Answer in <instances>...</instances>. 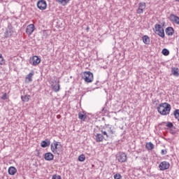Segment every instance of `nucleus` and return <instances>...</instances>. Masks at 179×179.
<instances>
[{"mask_svg": "<svg viewBox=\"0 0 179 179\" xmlns=\"http://www.w3.org/2000/svg\"><path fill=\"white\" fill-rule=\"evenodd\" d=\"M101 135H103V136H105V141H108V138H110V135H108V132L104 129H102L101 131Z\"/></svg>", "mask_w": 179, "mask_h": 179, "instance_id": "aec40b11", "label": "nucleus"}, {"mask_svg": "<svg viewBox=\"0 0 179 179\" xmlns=\"http://www.w3.org/2000/svg\"><path fill=\"white\" fill-rule=\"evenodd\" d=\"M108 135H114L115 134V131L114 130V128L109 127L107 129Z\"/></svg>", "mask_w": 179, "mask_h": 179, "instance_id": "393cba45", "label": "nucleus"}, {"mask_svg": "<svg viewBox=\"0 0 179 179\" xmlns=\"http://www.w3.org/2000/svg\"><path fill=\"white\" fill-rule=\"evenodd\" d=\"M106 141V137L103 136L101 134H96L95 135V141L96 142H103V141Z\"/></svg>", "mask_w": 179, "mask_h": 179, "instance_id": "4468645a", "label": "nucleus"}, {"mask_svg": "<svg viewBox=\"0 0 179 179\" xmlns=\"http://www.w3.org/2000/svg\"><path fill=\"white\" fill-rule=\"evenodd\" d=\"M97 83H99V81H96V82L95 83V85H97Z\"/></svg>", "mask_w": 179, "mask_h": 179, "instance_id": "58836bf2", "label": "nucleus"}, {"mask_svg": "<svg viewBox=\"0 0 179 179\" xmlns=\"http://www.w3.org/2000/svg\"><path fill=\"white\" fill-rule=\"evenodd\" d=\"M117 159L120 163H125L127 162V154L124 152H120L117 156Z\"/></svg>", "mask_w": 179, "mask_h": 179, "instance_id": "0eeeda50", "label": "nucleus"}, {"mask_svg": "<svg viewBox=\"0 0 179 179\" xmlns=\"http://www.w3.org/2000/svg\"><path fill=\"white\" fill-rule=\"evenodd\" d=\"M78 118L82 121H85V120H86V115H85L83 112H80L78 113Z\"/></svg>", "mask_w": 179, "mask_h": 179, "instance_id": "b1692460", "label": "nucleus"}, {"mask_svg": "<svg viewBox=\"0 0 179 179\" xmlns=\"http://www.w3.org/2000/svg\"><path fill=\"white\" fill-rule=\"evenodd\" d=\"M37 7L40 10H45L47 9V1L45 0H39L37 2Z\"/></svg>", "mask_w": 179, "mask_h": 179, "instance_id": "423d86ee", "label": "nucleus"}, {"mask_svg": "<svg viewBox=\"0 0 179 179\" xmlns=\"http://www.w3.org/2000/svg\"><path fill=\"white\" fill-rule=\"evenodd\" d=\"M50 140L45 139L41 143V148H48V146H50Z\"/></svg>", "mask_w": 179, "mask_h": 179, "instance_id": "f3484780", "label": "nucleus"}, {"mask_svg": "<svg viewBox=\"0 0 179 179\" xmlns=\"http://www.w3.org/2000/svg\"><path fill=\"white\" fill-rule=\"evenodd\" d=\"M52 179H62L59 175H53Z\"/></svg>", "mask_w": 179, "mask_h": 179, "instance_id": "2f4dec72", "label": "nucleus"}, {"mask_svg": "<svg viewBox=\"0 0 179 179\" xmlns=\"http://www.w3.org/2000/svg\"><path fill=\"white\" fill-rule=\"evenodd\" d=\"M40 62H41V59H40V57L38 56H33L29 59V64L33 65V66H37Z\"/></svg>", "mask_w": 179, "mask_h": 179, "instance_id": "39448f33", "label": "nucleus"}, {"mask_svg": "<svg viewBox=\"0 0 179 179\" xmlns=\"http://www.w3.org/2000/svg\"><path fill=\"white\" fill-rule=\"evenodd\" d=\"M86 160V157L85 155L82 154L78 157V161L79 162H85Z\"/></svg>", "mask_w": 179, "mask_h": 179, "instance_id": "cd10ccee", "label": "nucleus"}, {"mask_svg": "<svg viewBox=\"0 0 179 179\" xmlns=\"http://www.w3.org/2000/svg\"><path fill=\"white\" fill-rule=\"evenodd\" d=\"M44 159L47 162H51V160H54V155H52L51 152H46L44 155Z\"/></svg>", "mask_w": 179, "mask_h": 179, "instance_id": "ddd939ff", "label": "nucleus"}, {"mask_svg": "<svg viewBox=\"0 0 179 179\" xmlns=\"http://www.w3.org/2000/svg\"><path fill=\"white\" fill-rule=\"evenodd\" d=\"M12 34H13V29H12V24H9L6 32L4 33V37L5 38H8V37H10Z\"/></svg>", "mask_w": 179, "mask_h": 179, "instance_id": "9d476101", "label": "nucleus"}, {"mask_svg": "<svg viewBox=\"0 0 179 179\" xmlns=\"http://www.w3.org/2000/svg\"><path fill=\"white\" fill-rule=\"evenodd\" d=\"M0 65H5V59H3V56L0 57Z\"/></svg>", "mask_w": 179, "mask_h": 179, "instance_id": "7c9ffc66", "label": "nucleus"}, {"mask_svg": "<svg viewBox=\"0 0 179 179\" xmlns=\"http://www.w3.org/2000/svg\"><path fill=\"white\" fill-rule=\"evenodd\" d=\"M145 148L148 150H153V149H155V145H153L152 142H149L146 143Z\"/></svg>", "mask_w": 179, "mask_h": 179, "instance_id": "412c9836", "label": "nucleus"}, {"mask_svg": "<svg viewBox=\"0 0 179 179\" xmlns=\"http://www.w3.org/2000/svg\"><path fill=\"white\" fill-rule=\"evenodd\" d=\"M157 111L161 115H169L170 111H171V105L169 103H162L157 107Z\"/></svg>", "mask_w": 179, "mask_h": 179, "instance_id": "f257e3e1", "label": "nucleus"}, {"mask_svg": "<svg viewBox=\"0 0 179 179\" xmlns=\"http://www.w3.org/2000/svg\"><path fill=\"white\" fill-rule=\"evenodd\" d=\"M102 114H106V108H103L101 110Z\"/></svg>", "mask_w": 179, "mask_h": 179, "instance_id": "c9c22d12", "label": "nucleus"}, {"mask_svg": "<svg viewBox=\"0 0 179 179\" xmlns=\"http://www.w3.org/2000/svg\"><path fill=\"white\" fill-rule=\"evenodd\" d=\"M51 87L53 92H55V93H57V92H59V89L61 87V85H59V81H58L57 84H52Z\"/></svg>", "mask_w": 179, "mask_h": 179, "instance_id": "2eb2a0df", "label": "nucleus"}, {"mask_svg": "<svg viewBox=\"0 0 179 179\" xmlns=\"http://www.w3.org/2000/svg\"><path fill=\"white\" fill-rule=\"evenodd\" d=\"M1 57H2V54L0 53V58H1Z\"/></svg>", "mask_w": 179, "mask_h": 179, "instance_id": "ea45409f", "label": "nucleus"}, {"mask_svg": "<svg viewBox=\"0 0 179 179\" xmlns=\"http://www.w3.org/2000/svg\"><path fill=\"white\" fill-rule=\"evenodd\" d=\"M167 154V150H162L161 155H164Z\"/></svg>", "mask_w": 179, "mask_h": 179, "instance_id": "f704fd0d", "label": "nucleus"}, {"mask_svg": "<svg viewBox=\"0 0 179 179\" xmlns=\"http://www.w3.org/2000/svg\"><path fill=\"white\" fill-rule=\"evenodd\" d=\"M34 76V71L29 73L28 75H27V76L25 78L26 80H28V83L32 82V80H33L32 78Z\"/></svg>", "mask_w": 179, "mask_h": 179, "instance_id": "6ab92c4d", "label": "nucleus"}, {"mask_svg": "<svg viewBox=\"0 0 179 179\" xmlns=\"http://www.w3.org/2000/svg\"><path fill=\"white\" fill-rule=\"evenodd\" d=\"M169 20L172 23H175V24H178L179 26V17L178 16H177L174 14H171L169 17Z\"/></svg>", "mask_w": 179, "mask_h": 179, "instance_id": "6e6552de", "label": "nucleus"}, {"mask_svg": "<svg viewBox=\"0 0 179 179\" xmlns=\"http://www.w3.org/2000/svg\"><path fill=\"white\" fill-rule=\"evenodd\" d=\"M166 127H168V128H173V124L172 122H168L166 123Z\"/></svg>", "mask_w": 179, "mask_h": 179, "instance_id": "473e14b6", "label": "nucleus"}, {"mask_svg": "<svg viewBox=\"0 0 179 179\" xmlns=\"http://www.w3.org/2000/svg\"><path fill=\"white\" fill-rule=\"evenodd\" d=\"M62 145L56 141H54L53 143L50 145V150L52 152V153L59 155V152H58V149H62Z\"/></svg>", "mask_w": 179, "mask_h": 179, "instance_id": "7ed1b4c3", "label": "nucleus"}, {"mask_svg": "<svg viewBox=\"0 0 179 179\" xmlns=\"http://www.w3.org/2000/svg\"><path fill=\"white\" fill-rule=\"evenodd\" d=\"M143 41L144 44H150V38L148 36V35H145L143 36Z\"/></svg>", "mask_w": 179, "mask_h": 179, "instance_id": "5701e85b", "label": "nucleus"}, {"mask_svg": "<svg viewBox=\"0 0 179 179\" xmlns=\"http://www.w3.org/2000/svg\"><path fill=\"white\" fill-rule=\"evenodd\" d=\"M114 178L115 179H122V176L120 173H117L114 175Z\"/></svg>", "mask_w": 179, "mask_h": 179, "instance_id": "c756f323", "label": "nucleus"}, {"mask_svg": "<svg viewBox=\"0 0 179 179\" xmlns=\"http://www.w3.org/2000/svg\"><path fill=\"white\" fill-rule=\"evenodd\" d=\"M142 160H146V158L145 157H143Z\"/></svg>", "mask_w": 179, "mask_h": 179, "instance_id": "4c0bfd02", "label": "nucleus"}, {"mask_svg": "<svg viewBox=\"0 0 179 179\" xmlns=\"http://www.w3.org/2000/svg\"><path fill=\"white\" fill-rule=\"evenodd\" d=\"M2 100H6L8 99L6 93H4L3 95L1 96Z\"/></svg>", "mask_w": 179, "mask_h": 179, "instance_id": "72a5a7b5", "label": "nucleus"}, {"mask_svg": "<svg viewBox=\"0 0 179 179\" xmlns=\"http://www.w3.org/2000/svg\"><path fill=\"white\" fill-rule=\"evenodd\" d=\"M21 99L22 100V101H29V100L30 99V96L28 95H25V96H22Z\"/></svg>", "mask_w": 179, "mask_h": 179, "instance_id": "c85d7f7f", "label": "nucleus"}, {"mask_svg": "<svg viewBox=\"0 0 179 179\" xmlns=\"http://www.w3.org/2000/svg\"><path fill=\"white\" fill-rule=\"evenodd\" d=\"M34 24H30L27 27L26 33L28 36H31L33 34V31H34Z\"/></svg>", "mask_w": 179, "mask_h": 179, "instance_id": "f8f14e48", "label": "nucleus"}, {"mask_svg": "<svg viewBox=\"0 0 179 179\" xmlns=\"http://www.w3.org/2000/svg\"><path fill=\"white\" fill-rule=\"evenodd\" d=\"M57 2L61 3L63 6H65V5L69 3V0H57Z\"/></svg>", "mask_w": 179, "mask_h": 179, "instance_id": "a878e982", "label": "nucleus"}, {"mask_svg": "<svg viewBox=\"0 0 179 179\" xmlns=\"http://www.w3.org/2000/svg\"><path fill=\"white\" fill-rule=\"evenodd\" d=\"M144 9H146V3L141 2L138 4V8L137 9L136 12L138 15H141V13H143Z\"/></svg>", "mask_w": 179, "mask_h": 179, "instance_id": "9b49d317", "label": "nucleus"}, {"mask_svg": "<svg viewBox=\"0 0 179 179\" xmlns=\"http://www.w3.org/2000/svg\"><path fill=\"white\" fill-rule=\"evenodd\" d=\"M166 34L167 36H173L174 34V29L171 27H168L166 29Z\"/></svg>", "mask_w": 179, "mask_h": 179, "instance_id": "a211bd4d", "label": "nucleus"}, {"mask_svg": "<svg viewBox=\"0 0 179 179\" xmlns=\"http://www.w3.org/2000/svg\"><path fill=\"white\" fill-rule=\"evenodd\" d=\"M176 2H179V0H176Z\"/></svg>", "mask_w": 179, "mask_h": 179, "instance_id": "a19ab883", "label": "nucleus"}, {"mask_svg": "<svg viewBox=\"0 0 179 179\" xmlns=\"http://www.w3.org/2000/svg\"><path fill=\"white\" fill-rule=\"evenodd\" d=\"M162 54L163 55H165V57H167V55H170V51L168 49L164 48L162 50Z\"/></svg>", "mask_w": 179, "mask_h": 179, "instance_id": "bb28decb", "label": "nucleus"}, {"mask_svg": "<svg viewBox=\"0 0 179 179\" xmlns=\"http://www.w3.org/2000/svg\"><path fill=\"white\" fill-rule=\"evenodd\" d=\"M171 73L172 75H173V76L178 77L179 76L178 68H176V67L172 68Z\"/></svg>", "mask_w": 179, "mask_h": 179, "instance_id": "4be33fe9", "label": "nucleus"}, {"mask_svg": "<svg viewBox=\"0 0 179 179\" xmlns=\"http://www.w3.org/2000/svg\"><path fill=\"white\" fill-rule=\"evenodd\" d=\"M90 29V28L89 27H87V29H86L87 31H89V29Z\"/></svg>", "mask_w": 179, "mask_h": 179, "instance_id": "e433bc0d", "label": "nucleus"}, {"mask_svg": "<svg viewBox=\"0 0 179 179\" xmlns=\"http://www.w3.org/2000/svg\"><path fill=\"white\" fill-rule=\"evenodd\" d=\"M159 168L162 171H164V170L170 169V164L167 162H162L159 165Z\"/></svg>", "mask_w": 179, "mask_h": 179, "instance_id": "1a4fd4ad", "label": "nucleus"}, {"mask_svg": "<svg viewBox=\"0 0 179 179\" xmlns=\"http://www.w3.org/2000/svg\"><path fill=\"white\" fill-rule=\"evenodd\" d=\"M82 79H84L86 83H92L93 82V73L84 71L82 74Z\"/></svg>", "mask_w": 179, "mask_h": 179, "instance_id": "f03ea898", "label": "nucleus"}, {"mask_svg": "<svg viewBox=\"0 0 179 179\" xmlns=\"http://www.w3.org/2000/svg\"><path fill=\"white\" fill-rule=\"evenodd\" d=\"M153 30L155 34H157L159 37L164 38V29H163V27H162L161 24H156Z\"/></svg>", "mask_w": 179, "mask_h": 179, "instance_id": "20e7f679", "label": "nucleus"}, {"mask_svg": "<svg viewBox=\"0 0 179 179\" xmlns=\"http://www.w3.org/2000/svg\"><path fill=\"white\" fill-rule=\"evenodd\" d=\"M8 171L10 176H15L17 173V169L15 166H10Z\"/></svg>", "mask_w": 179, "mask_h": 179, "instance_id": "dca6fc26", "label": "nucleus"}]
</instances>
